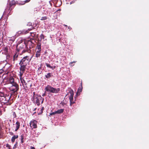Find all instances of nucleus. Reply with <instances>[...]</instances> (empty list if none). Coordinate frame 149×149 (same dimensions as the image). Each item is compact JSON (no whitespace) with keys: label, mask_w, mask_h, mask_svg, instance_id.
Returning a JSON list of instances; mask_svg holds the SVG:
<instances>
[{"label":"nucleus","mask_w":149,"mask_h":149,"mask_svg":"<svg viewBox=\"0 0 149 149\" xmlns=\"http://www.w3.org/2000/svg\"><path fill=\"white\" fill-rule=\"evenodd\" d=\"M40 41H41L42 39L44 38V36L43 34H41L40 36Z\"/></svg>","instance_id":"24"},{"label":"nucleus","mask_w":149,"mask_h":149,"mask_svg":"<svg viewBox=\"0 0 149 149\" xmlns=\"http://www.w3.org/2000/svg\"><path fill=\"white\" fill-rule=\"evenodd\" d=\"M21 142L22 143H23L24 141H23L24 137L22 135L21 136Z\"/></svg>","instance_id":"26"},{"label":"nucleus","mask_w":149,"mask_h":149,"mask_svg":"<svg viewBox=\"0 0 149 149\" xmlns=\"http://www.w3.org/2000/svg\"><path fill=\"white\" fill-rule=\"evenodd\" d=\"M70 95L69 96V100L70 101V104L71 106L72 105V104H73L74 103V102H73V95L74 94L73 93L72 94L70 93Z\"/></svg>","instance_id":"7"},{"label":"nucleus","mask_w":149,"mask_h":149,"mask_svg":"<svg viewBox=\"0 0 149 149\" xmlns=\"http://www.w3.org/2000/svg\"><path fill=\"white\" fill-rule=\"evenodd\" d=\"M37 122L36 120L31 121L30 123V125L32 129L37 127Z\"/></svg>","instance_id":"6"},{"label":"nucleus","mask_w":149,"mask_h":149,"mask_svg":"<svg viewBox=\"0 0 149 149\" xmlns=\"http://www.w3.org/2000/svg\"><path fill=\"white\" fill-rule=\"evenodd\" d=\"M16 144H15V145L13 147V148H16Z\"/></svg>","instance_id":"39"},{"label":"nucleus","mask_w":149,"mask_h":149,"mask_svg":"<svg viewBox=\"0 0 149 149\" xmlns=\"http://www.w3.org/2000/svg\"><path fill=\"white\" fill-rule=\"evenodd\" d=\"M64 26H67L66 25H65V24H64Z\"/></svg>","instance_id":"43"},{"label":"nucleus","mask_w":149,"mask_h":149,"mask_svg":"<svg viewBox=\"0 0 149 149\" xmlns=\"http://www.w3.org/2000/svg\"><path fill=\"white\" fill-rule=\"evenodd\" d=\"M33 96L32 100L34 103L39 106L40 104V102H41V104L43 103L44 100V98H42L40 95L36 94L35 92H33Z\"/></svg>","instance_id":"1"},{"label":"nucleus","mask_w":149,"mask_h":149,"mask_svg":"<svg viewBox=\"0 0 149 149\" xmlns=\"http://www.w3.org/2000/svg\"><path fill=\"white\" fill-rule=\"evenodd\" d=\"M72 3H73L72 2H71L70 3V4H71Z\"/></svg>","instance_id":"44"},{"label":"nucleus","mask_w":149,"mask_h":149,"mask_svg":"<svg viewBox=\"0 0 149 149\" xmlns=\"http://www.w3.org/2000/svg\"><path fill=\"white\" fill-rule=\"evenodd\" d=\"M30 1V0H26L21 2L20 3H19V4L22 5H24L25 3L29 2Z\"/></svg>","instance_id":"18"},{"label":"nucleus","mask_w":149,"mask_h":149,"mask_svg":"<svg viewBox=\"0 0 149 149\" xmlns=\"http://www.w3.org/2000/svg\"><path fill=\"white\" fill-rule=\"evenodd\" d=\"M19 64L20 66V71L24 72L26 69V65H23L22 64Z\"/></svg>","instance_id":"8"},{"label":"nucleus","mask_w":149,"mask_h":149,"mask_svg":"<svg viewBox=\"0 0 149 149\" xmlns=\"http://www.w3.org/2000/svg\"><path fill=\"white\" fill-rule=\"evenodd\" d=\"M24 73V72L20 71V72H19V77H20V78H23L22 77V76H23V73Z\"/></svg>","instance_id":"19"},{"label":"nucleus","mask_w":149,"mask_h":149,"mask_svg":"<svg viewBox=\"0 0 149 149\" xmlns=\"http://www.w3.org/2000/svg\"><path fill=\"white\" fill-rule=\"evenodd\" d=\"M19 89V86L16 83H13L10 88V90L14 92H17Z\"/></svg>","instance_id":"5"},{"label":"nucleus","mask_w":149,"mask_h":149,"mask_svg":"<svg viewBox=\"0 0 149 149\" xmlns=\"http://www.w3.org/2000/svg\"><path fill=\"white\" fill-rule=\"evenodd\" d=\"M22 46H19V48H20L19 49V51L21 50L22 49H23L24 48H26V44L25 43V42H24V43H22Z\"/></svg>","instance_id":"11"},{"label":"nucleus","mask_w":149,"mask_h":149,"mask_svg":"<svg viewBox=\"0 0 149 149\" xmlns=\"http://www.w3.org/2000/svg\"><path fill=\"white\" fill-rule=\"evenodd\" d=\"M26 51V50H24V49H23L22 51V53H24Z\"/></svg>","instance_id":"35"},{"label":"nucleus","mask_w":149,"mask_h":149,"mask_svg":"<svg viewBox=\"0 0 149 149\" xmlns=\"http://www.w3.org/2000/svg\"><path fill=\"white\" fill-rule=\"evenodd\" d=\"M40 55V53H36L35 56L36 58L39 57Z\"/></svg>","instance_id":"22"},{"label":"nucleus","mask_w":149,"mask_h":149,"mask_svg":"<svg viewBox=\"0 0 149 149\" xmlns=\"http://www.w3.org/2000/svg\"><path fill=\"white\" fill-rule=\"evenodd\" d=\"M43 110H44V107H42L41 108V110H40V111H41V113H42V112H43Z\"/></svg>","instance_id":"33"},{"label":"nucleus","mask_w":149,"mask_h":149,"mask_svg":"<svg viewBox=\"0 0 149 149\" xmlns=\"http://www.w3.org/2000/svg\"><path fill=\"white\" fill-rule=\"evenodd\" d=\"M28 33V31H26L24 33Z\"/></svg>","instance_id":"42"},{"label":"nucleus","mask_w":149,"mask_h":149,"mask_svg":"<svg viewBox=\"0 0 149 149\" xmlns=\"http://www.w3.org/2000/svg\"><path fill=\"white\" fill-rule=\"evenodd\" d=\"M18 135H14L11 139V141L13 142L15 141V140L16 139L18 138Z\"/></svg>","instance_id":"16"},{"label":"nucleus","mask_w":149,"mask_h":149,"mask_svg":"<svg viewBox=\"0 0 149 149\" xmlns=\"http://www.w3.org/2000/svg\"><path fill=\"white\" fill-rule=\"evenodd\" d=\"M3 72V70L2 69H0V74H2Z\"/></svg>","instance_id":"32"},{"label":"nucleus","mask_w":149,"mask_h":149,"mask_svg":"<svg viewBox=\"0 0 149 149\" xmlns=\"http://www.w3.org/2000/svg\"><path fill=\"white\" fill-rule=\"evenodd\" d=\"M45 89L46 91L54 93H58L60 91L59 88H54L49 85L45 87Z\"/></svg>","instance_id":"2"},{"label":"nucleus","mask_w":149,"mask_h":149,"mask_svg":"<svg viewBox=\"0 0 149 149\" xmlns=\"http://www.w3.org/2000/svg\"><path fill=\"white\" fill-rule=\"evenodd\" d=\"M45 64H46L47 67V68H50L51 69H52V66L51 65H50L48 63H45Z\"/></svg>","instance_id":"20"},{"label":"nucleus","mask_w":149,"mask_h":149,"mask_svg":"<svg viewBox=\"0 0 149 149\" xmlns=\"http://www.w3.org/2000/svg\"><path fill=\"white\" fill-rule=\"evenodd\" d=\"M41 50H38L36 52V53H40V52H41Z\"/></svg>","instance_id":"30"},{"label":"nucleus","mask_w":149,"mask_h":149,"mask_svg":"<svg viewBox=\"0 0 149 149\" xmlns=\"http://www.w3.org/2000/svg\"><path fill=\"white\" fill-rule=\"evenodd\" d=\"M15 125H16V129H15V131H17L19 128L20 123L19 121H17L16 122Z\"/></svg>","instance_id":"12"},{"label":"nucleus","mask_w":149,"mask_h":149,"mask_svg":"<svg viewBox=\"0 0 149 149\" xmlns=\"http://www.w3.org/2000/svg\"><path fill=\"white\" fill-rule=\"evenodd\" d=\"M45 95V93H43L42 95V96H44Z\"/></svg>","instance_id":"40"},{"label":"nucleus","mask_w":149,"mask_h":149,"mask_svg":"<svg viewBox=\"0 0 149 149\" xmlns=\"http://www.w3.org/2000/svg\"><path fill=\"white\" fill-rule=\"evenodd\" d=\"M15 3V1L14 0L12 1L10 3V5L11 6L13 5H14Z\"/></svg>","instance_id":"23"},{"label":"nucleus","mask_w":149,"mask_h":149,"mask_svg":"<svg viewBox=\"0 0 149 149\" xmlns=\"http://www.w3.org/2000/svg\"><path fill=\"white\" fill-rule=\"evenodd\" d=\"M6 147L7 148H9V147H10V146L8 144H6Z\"/></svg>","instance_id":"31"},{"label":"nucleus","mask_w":149,"mask_h":149,"mask_svg":"<svg viewBox=\"0 0 149 149\" xmlns=\"http://www.w3.org/2000/svg\"><path fill=\"white\" fill-rule=\"evenodd\" d=\"M27 51L28 52H29V50H28Z\"/></svg>","instance_id":"46"},{"label":"nucleus","mask_w":149,"mask_h":149,"mask_svg":"<svg viewBox=\"0 0 149 149\" xmlns=\"http://www.w3.org/2000/svg\"><path fill=\"white\" fill-rule=\"evenodd\" d=\"M51 9L47 6H45L41 9L42 13L44 15H49Z\"/></svg>","instance_id":"4"},{"label":"nucleus","mask_w":149,"mask_h":149,"mask_svg":"<svg viewBox=\"0 0 149 149\" xmlns=\"http://www.w3.org/2000/svg\"><path fill=\"white\" fill-rule=\"evenodd\" d=\"M29 42H30V43H32V42H31V41L30 40H29L28 41V43H29Z\"/></svg>","instance_id":"41"},{"label":"nucleus","mask_w":149,"mask_h":149,"mask_svg":"<svg viewBox=\"0 0 149 149\" xmlns=\"http://www.w3.org/2000/svg\"><path fill=\"white\" fill-rule=\"evenodd\" d=\"M52 74L51 73H48L45 75V77L47 79H49L51 77H52Z\"/></svg>","instance_id":"14"},{"label":"nucleus","mask_w":149,"mask_h":149,"mask_svg":"<svg viewBox=\"0 0 149 149\" xmlns=\"http://www.w3.org/2000/svg\"><path fill=\"white\" fill-rule=\"evenodd\" d=\"M8 149H11L10 148V147H9V148H8Z\"/></svg>","instance_id":"45"},{"label":"nucleus","mask_w":149,"mask_h":149,"mask_svg":"<svg viewBox=\"0 0 149 149\" xmlns=\"http://www.w3.org/2000/svg\"><path fill=\"white\" fill-rule=\"evenodd\" d=\"M47 17L46 16L43 17H41L40 20H44L47 19Z\"/></svg>","instance_id":"21"},{"label":"nucleus","mask_w":149,"mask_h":149,"mask_svg":"<svg viewBox=\"0 0 149 149\" xmlns=\"http://www.w3.org/2000/svg\"><path fill=\"white\" fill-rule=\"evenodd\" d=\"M12 115L14 118H15L16 117V115L15 113V112H12Z\"/></svg>","instance_id":"27"},{"label":"nucleus","mask_w":149,"mask_h":149,"mask_svg":"<svg viewBox=\"0 0 149 149\" xmlns=\"http://www.w3.org/2000/svg\"><path fill=\"white\" fill-rule=\"evenodd\" d=\"M36 49L38 50H41V45L40 43H38L36 46Z\"/></svg>","instance_id":"17"},{"label":"nucleus","mask_w":149,"mask_h":149,"mask_svg":"<svg viewBox=\"0 0 149 149\" xmlns=\"http://www.w3.org/2000/svg\"><path fill=\"white\" fill-rule=\"evenodd\" d=\"M18 55L17 53L15 54L13 56V61H14L17 60Z\"/></svg>","instance_id":"13"},{"label":"nucleus","mask_w":149,"mask_h":149,"mask_svg":"<svg viewBox=\"0 0 149 149\" xmlns=\"http://www.w3.org/2000/svg\"><path fill=\"white\" fill-rule=\"evenodd\" d=\"M64 110V109H60L56 111L57 114H60L62 113Z\"/></svg>","instance_id":"15"},{"label":"nucleus","mask_w":149,"mask_h":149,"mask_svg":"<svg viewBox=\"0 0 149 149\" xmlns=\"http://www.w3.org/2000/svg\"><path fill=\"white\" fill-rule=\"evenodd\" d=\"M15 38L14 37H13V38H11L9 39V40L10 41H12L13 42L15 40Z\"/></svg>","instance_id":"25"},{"label":"nucleus","mask_w":149,"mask_h":149,"mask_svg":"<svg viewBox=\"0 0 149 149\" xmlns=\"http://www.w3.org/2000/svg\"><path fill=\"white\" fill-rule=\"evenodd\" d=\"M55 66H52V69L53 70L54 69H55Z\"/></svg>","instance_id":"38"},{"label":"nucleus","mask_w":149,"mask_h":149,"mask_svg":"<svg viewBox=\"0 0 149 149\" xmlns=\"http://www.w3.org/2000/svg\"><path fill=\"white\" fill-rule=\"evenodd\" d=\"M20 79L23 86L25 88L27 87V84L23 78H20Z\"/></svg>","instance_id":"9"},{"label":"nucleus","mask_w":149,"mask_h":149,"mask_svg":"<svg viewBox=\"0 0 149 149\" xmlns=\"http://www.w3.org/2000/svg\"><path fill=\"white\" fill-rule=\"evenodd\" d=\"M4 51L6 52H8V49L6 48H4Z\"/></svg>","instance_id":"34"},{"label":"nucleus","mask_w":149,"mask_h":149,"mask_svg":"<svg viewBox=\"0 0 149 149\" xmlns=\"http://www.w3.org/2000/svg\"><path fill=\"white\" fill-rule=\"evenodd\" d=\"M31 58H30L29 56H26L23 58L20 61L19 64H22L27 65V64L31 60Z\"/></svg>","instance_id":"3"},{"label":"nucleus","mask_w":149,"mask_h":149,"mask_svg":"<svg viewBox=\"0 0 149 149\" xmlns=\"http://www.w3.org/2000/svg\"><path fill=\"white\" fill-rule=\"evenodd\" d=\"M31 149H35L33 147H31Z\"/></svg>","instance_id":"37"},{"label":"nucleus","mask_w":149,"mask_h":149,"mask_svg":"<svg viewBox=\"0 0 149 149\" xmlns=\"http://www.w3.org/2000/svg\"><path fill=\"white\" fill-rule=\"evenodd\" d=\"M8 80L9 81L10 83L12 85L14 83H16L14 82V79L12 77H10L8 78Z\"/></svg>","instance_id":"10"},{"label":"nucleus","mask_w":149,"mask_h":149,"mask_svg":"<svg viewBox=\"0 0 149 149\" xmlns=\"http://www.w3.org/2000/svg\"><path fill=\"white\" fill-rule=\"evenodd\" d=\"M42 64H41L40 65V66L38 69V70H40L42 69Z\"/></svg>","instance_id":"29"},{"label":"nucleus","mask_w":149,"mask_h":149,"mask_svg":"<svg viewBox=\"0 0 149 149\" xmlns=\"http://www.w3.org/2000/svg\"><path fill=\"white\" fill-rule=\"evenodd\" d=\"M68 29L69 30V31H70V30L71 29V28L69 26V27H68Z\"/></svg>","instance_id":"36"},{"label":"nucleus","mask_w":149,"mask_h":149,"mask_svg":"<svg viewBox=\"0 0 149 149\" xmlns=\"http://www.w3.org/2000/svg\"><path fill=\"white\" fill-rule=\"evenodd\" d=\"M56 114H57L56 111H54V112H53L52 113H51L50 114V115H54Z\"/></svg>","instance_id":"28"}]
</instances>
